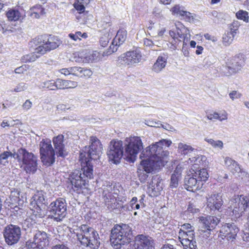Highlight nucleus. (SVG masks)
I'll return each instance as SVG.
<instances>
[{"mask_svg": "<svg viewBox=\"0 0 249 249\" xmlns=\"http://www.w3.org/2000/svg\"><path fill=\"white\" fill-rule=\"evenodd\" d=\"M90 143V145L85 146L80 154L81 170H75L69 175L68 179L76 190L86 187L88 179L93 178V166L91 160L97 159L102 153L103 148L99 140L95 137H91Z\"/></svg>", "mask_w": 249, "mask_h": 249, "instance_id": "1", "label": "nucleus"}, {"mask_svg": "<svg viewBox=\"0 0 249 249\" xmlns=\"http://www.w3.org/2000/svg\"><path fill=\"white\" fill-rule=\"evenodd\" d=\"M171 143L172 142L170 140L162 139L147 147L145 151H142L140 158H144L141 161L143 171L141 172L140 170L138 172L139 180L141 182H144L146 180L148 177V173L158 170L164 165V158L167 151L163 150V147H169Z\"/></svg>", "mask_w": 249, "mask_h": 249, "instance_id": "2", "label": "nucleus"}, {"mask_svg": "<svg viewBox=\"0 0 249 249\" xmlns=\"http://www.w3.org/2000/svg\"><path fill=\"white\" fill-rule=\"evenodd\" d=\"M124 151H123V142L122 141L112 140L110 142L107 151L109 161L114 164L120 162L121 158L130 162H134L139 151L143 148L142 143L139 137L126 138L124 143Z\"/></svg>", "mask_w": 249, "mask_h": 249, "instance_id": "3", "label": "nucleus"}, {"mask_svg": "<svg viewBox=\"0 0 249 249\" xmlns=\"http://www.w3.org/2000/svg\"><path fill=\"white\" fill-rule=\"evenodd\" d=\"M132 237L131 228L128 225H116L111 231V244L114 249H124V246L130 242Z\"/></svg>", "mask_w": 249, "mask_h": 249, "instance_id": "4", "label": "nucleus"}, {"mask_svg": "<svg viewBox=\"0 0 249 249\" xmlns=\"http://www.w3.org/2000/svg\"><path fill=\"white\" fill-rule=\"evenodd\" d=\"M74 233L82 245L89 247L91 249L99 248V235L92 228L87 225L83 224L74 229Z\"/></svg>", "mask_w": 249, "mask_h": 249, "instance_id": "5", "label": "nucleus"}, {"mask_svg": "<svg viewBox=\"0 0 249 249\" xmlns=\"http://www.w3.org/2000/svg\"><path fill=\"white\" fill-rule=\"evenodd\" d=\"M33 43L36 46V52L44 54L47 52L58 47L60 44V41L57 37H48L46 35H41L34 39Z\"/></svg>", "mask_w": 249, "mask_h": 249, "instance_id": "6", "label": "nucleus"}, {"mask_svg": "<svg viewBox=\"0 0 249 249\" xmlns=\"http://www.w3.org/2000/svg\"><path fill=\"white\" fill-rule=\"evenodd\" d=\"M47 204L46 196L42 191L36 192L31 198L30 202V209L33 211V214L38 218H42L46 215Z\"/></svg>", "mask_w": 249, "mask_h": 249, "instance_id": "7", "label": "nucleus"}, {"mask_svg": "<svg viewBox=\"0 0 249 249\" xmlns=\"http://www.w3.org/2000/svg\"><path fill=\"white\" fill-rule=\"evenodd\" d=\"M19 158L18 160L22 162V166L24 171L28 174H33L37 170V157L33 153L28 152L26 149H18Z\"/></svg>", "mask_w": 249, "mask_h": 249, "instance_id": "8", "label": "nucleus"}, {"mask_svg": "<svg viewBox=\"0 0 249 249\" xmlns=\"http://www.w3.org/2000/svg\"><path fill=\"white\" fill-rule=\"evenodd\" d=\"M67 205L65 199L59 198L50 203L48 211L51 218L57 222L61 221L67 215Z\"/></svg>", "mask_w": 249, "mask_h": 249, "instance_id": "9", "label": "nucleus"}, {"mask_svg": "<svg viewBox=\"0 0 249 249\" xmlns=\"http://www.w3.org/2000/svg\"><path fill=\"white\" fill-rule=\"evenodd\" d=\"M219 219L213 216H202L200 217L199 232L200 235L204 238H207L210 235V231L213 230L219 222Z\"/></svg>", "mask_w": 249, "mask_h": 249, "instance_id": "10", "label": "nucleus"}, {"mask_svg": "<svg viewBox=\"0 0 249 249\" xmlns=\"http://www.w3.org/2000/svg\"><path fill=\"white\" fill-rule=\"evenodd\" d=\"M49 244L47 233L43 231H37L34 235L33 240L27 241L26 246L29 249H46Z\"/></svg>", "mask_w": 249, "mask_h": 249, "instance_id": "11", "label": "nucleus"}, {"mask_svg": "<svg viewBox=\"0 0 249 249\" xmlns=\"http://www.w3.org/2000/svg\"><path fill=\"white\" fill-rule=\"evenodd\" d=\"M142 57L141 51L136 49L122 54L118 57L117 62L119 64L130 67L140 63L142 60Z\"/></svg>", "mask_w": 249, "mask_h": 249, "instance_id": "12", "label": "nucleus"}, {"mask_svg": "<svg viewBox=\"0 0 249 249\" xmlns=\"http://www.w3.org/2000/svg\"><path fill=\"white\" fill-rule=\"evenodd\" d=\"M3 234L5 242L8 245H13L17 244L20 239L21 229L17 225L10 224L4 228Z\"/></svg>", "mask_w": 249, "mask_h": 249, "instance_id": "13", "label": "nucleus"}, {"mask_svg": "<svg viewBox=\"0 0 249 249\" xmlns=\"http://www.w3.org/2000/svg\"><path fill=\"white\" fill-rule=\"evenodd\" d=\"M244 64L245 60L243 57L235 56L226 62V65L223 67L222 71L224 72V75H230L239 71Z\"/></svg>", "mask_w": 249, "mask_h": 249, "instance_id": "14", "label": "nucleus"}, {"mask_svg": "<svg viewBox=\"0 0 249 249\" xmlns=\"http://www.w3.org/2000/svg\"><path fill=\"white\" fill-rule=\"evenodd\" d=\"M104 186L103 196L106 206L111 210L119 208L121 206L111 193L112 191L111 185L107 184L106 186L105 185Z\"/></svg>", "mask_w": 249, "mask_h": 249, "instance_id": "15", "label": "nucleus"}, {"mask_svg": "<svg viewBox=\"0 0 249 249\" xmlns=\"http://www.w3.org/2000/svg\"><path fill=\"white\" fill-rule=\"evenodd\" d=\"M179 238L184 249H196V242L195 239L194 230L186 231H180L178 232Z\"/></svg>", "mask_w": 249, "mask_h": 249, "instance_id": "16", "label": "nucleus"}, {"mask_svg": "<svg viewBox=\"0 0 249 249\" xmlns=\"http://www.w3.org/2000/svg\"><path fill=\"white\" fill-rule=\"evenodd\" d=\"M175 26V28H172L169 31L170 36L174 39H177L181 41L180 39L188 40L190 36V31L180 22L174 23L172 27Z\"/></svg>", "mask_w": 249, "mask_h": 249, "instance_id": "17", "label": "nucleus"}, {"mask_svg": "<svg viewBox=\"0 0 249 249\" xmlns=\"http://www.w3.org/2000/svg\"><path fill=\"white\" fill-rule=\"evenodd\" d=\"M127 32L124 29H120L115 37L113 39L109 48L106 52L103 53V55H108L112 53L116 52L118 47L122 45L126 40Z\"/></svg>", "mask_w": 249, "mask_h": 249, "instance_id": "18", "label": "nucleus"}, {"mask_svg": "<svg viewBox=\"0 0 249 249\" xmlns=\"http://www.w3.org/2000/svg\"><path fill=\"white\" fill-rule=\"evenodd\" d=\"M246 197H242V196H238L237 197L232 201V203L231 208L232 209V213L236 217H240L244 213L246 209L249 206L247 203Z\"/></svg>", "mask_w": 249, "mask_h": 249, "instance_id": "19", "label": "nucleus"}, {"mask_svg": "<svg viewBox=\"0 0 249 249\" xmlns=\"http://www.w3.org/2000/svg\"><path fill=\"white\" fill-rule=\"evenodd\" d=\"M134 249H155L154 240L151 237L139 234L135 237Z\"/></svg>", "mask_w": 249, "mask_h": 249, "instance_id": "20", "label": "nucleus"}, {"mask_svg": "<svg viewBox=\"0 0 249 249\" xmlns=\"http://www.w3.org/2000/svg\"><path fill=\"white\" fill-rule=\"evenodd\" d=\"M239 231L238 228L234 223H226L222 225L220 233L222 238H226L228 240L235 238Z\"/></svg>", "mask_w": 249, "mask_h": 249, "instance_id": "21", "label": "nucleus"}, {"mask_svg": "<svg viewBox=\"0 0 249 249\" xmlns=\"http://www.w3.org/2000/svg\"><path fill=\"white\" fill-rule=\"evenodd\" d=\"M205 159V157H203L202 156L197 157L194 161L195 163L191 168L192 170V174H194L195 177L197 178V179L199 180L201 183H202V181H206L207 180L209 177V174L206 169L205 168H202L197 170L196 165H197L198 162H200V161L203 160Z\"/></svg>", "mask_w": 249, "mask_h": 249, "instance_id": "22", "label": "nucleus"}, {"mask_svg": "<svg viewBox=\"0 0 249 249\" xmlns=\"http://www.w3.org/2000/svg\"><path fill=\"white\" fill-rule=\"evenodd\" d=\"M53 142L57 157L61 158L66 157L68 155V152L64 143V136L63 135H59L56 137H54L53 139Z\"/></svg>", "mask_w": 249, "mask_h": 249, "instance_id": "23", "label": "nucleus"}, {"mask_svg": "<svg viewBox=\"0 0 249 249\" xmlns=\"http://www.w3.org/2000/svg\"><path fill=\"white\" fill-rule=\"evenodd\" d=\"M203 183L198 180L194 174H188L184 179V186L189 191L195 192L200 189Z\"/></svg>", "mask_w": 249, "mask_h": 249, "instance_id": "24", "label": "nucleus"}, {"mask_svg": "<svg viewBox=\"0 0 249 249\" xmlns=\"http://www.w3.org/2000/svg\"><path fill=\"white\" fill-rule=\"evenodd\" d=\"M223 203L220 194H212L207 198V207L211 211H219Z\"/></svg>", "mask_w": 249, "mask_h": 249, "instance_id": "25", "label": "nucleus"}, {"mask_svg": "<svg viewBox=\"0 0 249 249\" xmlns=\"http://www.w3.org/2000/svg\"><path fill=\"white\" fill-rule=\"evenodd\" d=\"M168 58V54L167 53L160 54L153 65L152 71L156 73L160 72L165 67Z\"/></svg>", "mask_w": 249, "mask_h": 249, "instance_id": "26", "label": "nucleus"}, {"mask_svg": "<svg viewBox=\"0 0 249 249\" xmlns=\"http://www.w3.org/2000/svg\"><path fill=\"white\" fill-rule=\"evenodd\" d=\"M170 11L172 14L177 16H180L187 21L190 22L193 19L191 13L185 11L184 7L180 6L179 5H175L171 9Z\"/></svg>", "mask_w": 249, "mask_h": 249, "instance_id": "27", "label": "nucleus"}, {"mask_svg": "<svg viewBox=\"0 0 249 249\" xmlns=\"http://www.w3.org/2000/svg\"><path fill=\"white\" fill-rule=\"evenodd\" d=\"M40 154V159L43 164L49 166L55 162V151L54 149Z\"/></svg>", "mask_w": 249, "mask_h": 249, "instance_id": "28", "label": "nucleus"}, {"mask_svg": "<svg viewBox=\"0 0 249 249\" xmlns=\"http://www.w3.org/2000/svg\"><path fill=\"white\" fill-rule=\"evenodd\" d=\"M148 188L151 189L154 195L157 196L160 194V192L162 190V187L160 180H159V178L157 176L152 178Z\"/></svg>", "mask_w": 249, "mask_h": 249, "instance_id": "29", "label": "nucleus"}, {"mask_svg": "<svg viewBox=\"0 0 249 249\" xmlns=\"http://www.w3.org/2000/svg\"><path fill=\"white\" fill-rule=\"evenodd\" d=\"M77 86L78 83L76 81L63 80L59 78L56 79V86H57L58 89H73Z\"/></svg>", "mask_w": 249, "mask_h": 249, "instance_id": "30", "label": "nucleus"}, {"mask_svg": "<svg viewBox=\"0 0 249 249\" xmlns=\"http://www.w3.org/2000/svg\"><path fill=\"white\" fill-rule=\"evenodd\" d=\"M6 17L9 21H17L20 19L23 16L22 9L18 8L9 9L6 13Z\"/></svg>", "mask_w": 249, "mask_h": 249, "instance_id": "31", "label": "nucleus"}, {"mask_svg": "<svg viewBox=\"0 0 249 249\" xmlns=\"http://www.w3.org/2000/svg\"><path fill=\"white\" fill-rule=\"evenodd\" d=\"M78 56H76L74 57V60L78 63H89L94 61L93 54H91V52H87L84 53L83 52L80 53L78 54Z\"/></svg>", "mask_w": 249, "mask_h": 249, "instance_id": "32", "label": "nucleus"}, {"mask_svg": "<svg viewBox=\"0 0 249 249\" xmlns=\"http://www.w3.org/2000/svg\"><path fill=\"white\" fill-rule=\"evenodd\" d=\"M19 201V193L18 191L11 192L9 198L6 199L5 202L11 208H13L17 206Z\"/></svg>", "mask_w": 249, "mask_h": 249, "instance_id": "33", "label": "nucleus"}, {"mask_svg": "<svg viewBox=\"0 0 249 249\" xmlns=\"http://www.w3.org/2000/svg\"><path fill=\"white\" fill-rule=\"evenodd\" d=\"M13 158L14 159L18 160L19 155L18 151L16 152L4 151L0 154V164L3 165H6L8 163V159L9 158Z\"/></svg>", "mask_w": 249, "mask_h": 249, "instance_id": "34", "label": "nucleus"}, {"mask_svg": "<svg viewBox=\"0 0 249 249\" xmlns=\"http://www.w3.org/2000/svg\"><path fill=\"white\" fill-rule=\"evenodd\" d=\"M30 16L39 18L44 17L46 14L45 9L41 5H36L30 9Z\"/></svg>", "mask_w": 249, "mask_h": 249, "instance_id": "35", "label": "nucleus"}, {"mask_svg": "<svg viewBox=\"0 0 249 249\" xmlns=\"http://www.w3.org/2000/svg\"><path fill=\"white\" fill-rule=\"evenodd\" d=\"M194 148L191 145L186 143L179 142L178 143V151L179 153L183 155H186L191 153Z\"/></svg>", "mask_w": 249, "mask_h": 249, "instance_id": "36", "label": "nucleus"}, {"mask_svg": "<svg viewBox=\"0 0 249 249\" xmlns=\"http://www.w3.org/2000/svg\"><path fill=\"white\" fill-rule=\"evenodd\" d=\"M53 150L51 144V141L49 139H43L39 143L40 154L44 153L45 152Z\"/></svg>", "mask_w": 249, "mask_h": 249, "instance_id": "37", "label": "nucleus"}, {"mask_svg": "<svg viewBox=\"0 0 249 249\" xmlns=\"http://www.w3.org/2000/svg\"><path fill=\"white\" fill-rule=\"evenodd\" d=\"M39 53L36 52V46H35V51L31 53L25 55L21 57V60L23 63L34 62L40 56Z\"/></svg>", "mask_w": 249, "mask_h": 249, "instance_id": "38", "label": "nucleus"}, {"mask_svg": "<svg viewBox=\"0 0 249 249\" xmlns=\"http://www.w3.org/2000/svg\"><path fill=\"white\" fill-rule=\"evenodd\" d=\"M235 17L238 19L243 20L246 23L249 22V13L246 11L243 10H239L236 13Z\"/></svg>", "mask_w": 249, "mask_h": 249, "instance_id": "39", "label": "nucleus"}, {"mask_svg": "<svg viewBox=\"0 0 249 249\" xmlns=\"http://www.w3.org/2000/svg\"><path fill=\"white\" fill-rule=\"evenodd\" d=\"M40 88H45L48 89L50 90H55L57 89L56 86V80H49L44 82L40 85Z\"/></svg>", "mask_w": 249, "mask_h": 249, "instance_id": "40", "label": "nucleus"}, {"mask_svg": "<svg viewBox=\"0 0 249 249\" xmlns=\"http://www.w3.org/2000/svg\"><path fill=\"white\" fill-rule=\"evenodd\" d=\"M78 71L77 76L81 78H89L93 74L92 71L90 69L82 67H80V70H78Z\"/></svg>", "mask_w": 249, "mask_h": 249, "instance_id": "41", "label": "nucleus"}, {"mask_svg": "<svg viewBox=\"0 0 249 249\" xmlns=\"http://www.w3.org/2000/svg\"><path fill=\"white\" fill-rule=\"evenodd\" d=\"M235 36V35L229 32L224 34L222 37L223 44L225 46H229L232 43Z\"/></svg>", "mask_w": 249, "mask_h": 249, "instance_id": "42", "label": "nucleus"}, {"mask_svg": "<svg viewBox=\"0 0 249 249\" xmlns=\"http://www.w3.org/2000/svg\"><path fill=\"white\" fill-rule=\"evenodd\" d=\"M205 141L213 148H219L222 149L223 147V143L220 140L215 141L212 139L205 138Z\"/></svg>", "mask_w": 249, "mask_h": 249, "instance_id": "43", "label": "nucleus"}, {"mask_svg": "<svg viewBox=\"0 0 249 249\" xmlns=\"http://www.w3.org/2000/svg\"><path fill=\"white\" fill-rule=\"evenodd\" d=\"M240 26V22L238 20H234L231 24H229V28L230 29L229 32L233 33V34L236 35Z\"/></svg>", "mask_w": 249, "mask_h": 249, "instance_id": "44", "label": "nucleus"}, {"mask_svg": "<svg viewBox=\"0 0 249 249\" xmlns=\"http://www.w3.org/2000/svg\"><path fill=\"white\" fill-rule=\"evenodd\" d=\"M181 177L177 176L176 174H173L171 177L170 187L177 188L178 185V181Z\"/></svg>", "mask_w": 249, "mask_h": 249, "instance_id": "45", "label": "nucleus"}, {"mask_svg": "<svg viewBox=\"0 0 249 249\" xmlns=\"http://www.w3.org/2000/svg\"><path fill=\"white\" fill-rule=\"evenodd\" d=\"M239 177H241L242 181L247 185H249V174L241 169V171L239 172Z\"/></svg>", "mask_w": 249, "mask_h": 249, "instance_id": "46", "label": "nucleus"}, {"mask_svg": "<svg viewBox=\"0 0 249 249\" xmlns=\"http://www.w3.org/2000/svg\"><path fill=\"white\" fill-rule=\"evenodd\" d=\"M165 32V28L160 27V26H159L157 32H156V31H152V36L155 38L162 37Z\"/></svg>", "mask_w": 249, "mask_h": 249, "instance_id": "47", "label": "nucleus"}, {"mask_svg": "<svg viewBox=\"0 0 249 249\" xmlns=\"http://www.w3.org/2000/svg\"><path fill=\"white\" fill-rule=\"evenodd\" d=\"M232 174L238 173L241 171V168L239 164L234 161L228 169Z\"/></svg>", "mask_w": 249, "mask_h": 249, "instance_id": "48", "label": "nucleus"}, {"mask_svg": "<svg viewBox=\"0 0 249 249\" xmlns=\"http://www.w3.org/2000/svg\"><path fill=\"white\" fill-rule=\"evenodd\" d=\"M27 89V85L24 82L19 83L14 89V91L18 92L25 90Z\"/></svg>", "mask_w": 249, "mask_h": 249, "instance_id": "49", "label": "nucleus"}, {"mask_svg": "<svg viewBox=\"0 0 249 249\" xmlns=\"http://www.w3.org/2000/svg\"><path fill=\"white\" fill-rule=\"evenodd\" d=\"M73 5L76 10L79 11V13H82L84 11L85 8V6L86 5L81 3L79 0H78L76 2L74 3Z\"/></svg>", "mask_w": 249, "mask_h": 249, "instance_id": "50", "label": "nucleus"}, {"mask_svg": "<svg viewBox=\"0 0 249 249\" xmlns=\"http://www.w3.org/2000/svg\"><path fill=\"white\" fill-rule=\"evenodd\" d=\"M242 94L237 90H233L229 93L230 98L232 100L240 98Z\"/></svg>", "mask_w": 249, "mask_h": 249, "instance_id": "51", "label": "nucleus"}, {"mask_svg": "<svg viewBox=\"0 0 249 249\" xmlns=\"http://www.w3.org/2000/svg\"><path fill=\"white\" fill-rule=\"evenodd\" d=\"M109 42V38L108 36L106 35H104L103 36H102L100 39V45L103 47H105L107 46Z\"/></svg>", "mask_w": 249, "mask_h": 249, "instance_id": "52", "label": "nucleus"}, {"mask_svg": "<svg viewBox=\"0 0 249 249\" xmlns=\"http://www.w3.org/2000/svg\"><path fill=\"white\" fill-rule=\"evenodd\" d=\"M183 169V168L182 167V165L180 164H179L177 166L173 174H176L177 176L181 177V173L182 172Z\"/></svg>", "mask_w": 249, "mask_h": 249, "instance_id": "53", "label": "nucleus"}, {"mask_svg": "<svg viewBox=\"0 0 249 249\" xmlns=\"http://www.w3.org/2000/svg\"><path fill=\"white\" fill-rule=\"evenodd\" d=\"M194 230L193 227L189 223H185L181 226L179 231H186L189 230Z\"/></svg>", "mask_w": 249, "mask_h": 249, "instance_id": "54", "label": "nucleus"}, {"mask_svg": "<svg viewBox=\"0 0 249 249\" xmlns=\"http://www.w3.org/2000/svg\"><path fill=\"white\" fill-rule=\"evenodd\" d=\"M143 44L145 46H147L150 48H152L154 46V43L153 41L152 40L147 38L143 39Z\"/></svg>", "mask_w": 249, "mask_h": 249, "instance_id": "55", "label": "nucleus"}, {"mask_svg": "<svg viewBox=\"0 0 249 249\" xmlns=\"http://www.w3.org/2000/svg\"><path fill=\"white\" fill-rule=\"evenodd\" d=\"M160 122H155L154 121H146L145 124L149 126L152 127H160L159 125L160 124Z\"/></svg>", "mask_w": 249, "mask_h": 249, "instance_id": "56", "label": "nucleus"}, {"mask_svg": "<svg viewBox=\"0 0 249 249\" xmlns=\"http://www.w3.org/2000/svg\"><path fill=\"white\" fill-rule=\"evenodd\" d=\"M235 160L229 157H226L225 158V164L228 169H229L231 165Z\"/></svg>", "mask_w": 249, "mask_h": 249, "instance_id": "57", "label": "nucleus"}, {"mask_svg": "<svg viewBox=\"0 0 249 249\" xmlns=\"http://www.w3.org/2000/svg\"><path fill=\"white\" fill-rule=\"evenodd\" d=\"M32 106V102L29 100H27L22 105L23 108L25 110L29 109Z\"/></svg>", "mask_w": 249, "mask_h": 249, "instance_id": "58", "label": "nucleus"}, {"mask_svg": "<svg viewBox=\"0 0 249 249\" xmlns=\"http://www.w3.org/2000/svg\"><path fill=\"white\" fill-rule=\"evenodd\" d=\"M80 70V67H70L71 74L77 76L78 70Z\"/></svg>", "mask_w": 249, "mask_h": 249, "instance_id": "59", "label": "nucleus"}, {"mask_svg": "<svg viewBox=\"0 0 249 249\" xmlns=\"http://www.w3.org/2000/svg\"><path fill=\"white\" fill-rule=\"evenodd\" d=\"M26 65H22L20 67H19L17 68H16L15 70V72L16 73H22L24 71H26Z\"/></svg>", "mask_w": 249, "mask_h": 249, "instance_id": "60", "label": "nucleus"}, {"mask_svg": "<svg viewBox=\"0 0 249 249\" xmlns=\"http://www.w3.org/2000/svg\"><path fill=\"white\" fill-rule=\"evenodd\" d=\"M57 109L60 111H65L66 109H69L70 107L68 105L64 104H59L57 106Z\"/></svg>", "mask_w": 249, "mask_h": 249, "instance_id": "61", "label": "nucleus"}, {"mask_svg": "<svg viewBox=\"0 0 249 249\" xmlns=\"http://www.w3.org/2000/svg\"><path fill=\"white\" fill-rule=\"evenodd\" d=\"M207 118L209 120H212L213 119H218V113L216 112H213V113H210L207 115Z\"/></svg>", "mask_w": 249, "mask_h": 249, "instance_id": "62", "label": "nucleus"}, {"mask_svg": "<svg viewBox=\"0 0 249 249\" xmlns=\"http://www.w3.org/2000/svg\"><path fill=\"white\" fill-rule=\"evenodd\" d=\"M59 71L61 74H64L66 76L71 74L70 67L68 68L61 69L59 70Z\"/></svg>", "mask_w": 249, "mask_h": 249, "instance_id": "63", "label": "nucleus"}, {"mask_svg": "<svg viewBox=\"0 0 249 249\" xmlns=\"http://www.w3.org/2000/svg\"><path fill=\"white\" fill-rule=\"evenodd\" d=\"M51 249H69V248L64 244H57L52 247Z\"/></svg>", "mask_w": 249, "mask_h": 249, "instance_id": "64", "label": "nucleus"}]
</instances>
